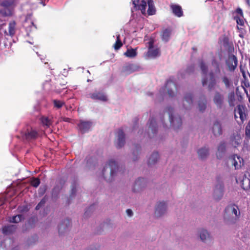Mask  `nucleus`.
<instances>
[{
  "mask_svg": "<svg viewBox=\"0 0 250 250\" xmlns=\"http://www.w3.org/2000/svg\"><path fill=\"white\" fill-rule=\"evenodd\" d=\"M225 218L229 224H234L239 220L240 211L235 204L229 205L225 209Z\"/></svg>",
  "mask_w": 250,
  "mask_h": 250,
  "instance_id": "f257e3e1",
  "label": "nucleus"
},
{
  "mask_svg": "<svg viewBox=\"0 0 250 250\" xmlns=\"http://www.w3.org/2000/svg\"><path fill=\"white\" fill-rule=\"evenodd\" d=\"M166 110L169 115L170 125L175 130L179 128L182 124L181 118L180 117L175 118L173 117V109L172 107H167L166 109Z\"/></svg>",
  "mask_w": 250,
  "mask_h": 250,
  "instance_id": "f03ea898",
  "label": "nucleus"
},
{
  "mask_svg": "<svg viewBox=\"0 0 250 250\" xmlns=\"http://www.w3.org/2000/svg\"><path fill=\"white\" fill-rule=\"evenodd\" d=\"M118 168L117 164L115 161L113 160H109L108 164H106L103 168L102 173L104 178L105 179V173L106 170L109 171L110 175L112 177L116 172Z\"/></svg>",
  "mask_w": 250,
  "mask_h": 250,
  "instance_id": "7ed1b4c3",
  "label": "nucleus"
},
{
  "mask_svg": "<svg viewBox=\"0 0 250 250\" xmlns=\"http://www.w3.org/2000/svg\"><path fill=\"white\" fill-rule=\"evenodd\" d=\"M238 180L240 181L241 186L243 189L248 190L250 188V174L248 172L242 174L238 180H236V182H238Z\"/></svg>",
  "mask_w": 250,
  "mask_h": 250,
  "instance_id": "20e7f679",
  "label": "nucleus"
},
{
  "mask_svg": "<svg viewBox=\"0 0 250 250\" xmlns=\"http://www.w3.org/2000/svg\"><path fill=\"white\" fill-rule=\"evenodd\" d=\"M213 102L219 109L223 107L224 103V96L219 91H216L213 97Z\"/></svg>",
  "mask_w": 250,
  "mask_h": 250,
  "instance_id": "39448f33",
  "label": "nucleus"
},
{
  "mask_svg": "<svg viewBox=\"0 0 250 250\" xmlns=\"http://www.w3.org/2000/svg\"><path fill=\"white\" fill-rule=\"evenodd\" d=\"M165 90L167 89V92L169 97H173L175 96V91H176L177 87L175 83L171 79L167 81L165 87L163 88Z\"/></svg>",
  "mask_w": 250,
  "mask_h": 250,
  "instance_id": "423d86ee",
  "label": "nucleus"
},
{
  "mask_svg": "<svg viewBox=\"0 0 250 250\" xmlns=\"http://www.w3.org/2000/svg\"><path fill=\"white\" fill-rule=\"evenodd\" d=\"M231 164L234 167L235 169H239L244 165V160L242 158L234 154L229 157Z\"/></svg>",
  "mask_w": 250,
  "mask_h": 250,
  "instance_id": "0eeeda50",
  "label": "nucleus"
},
{
  "mask_svg": "<svg viewBox=\"0 0 250 250\" xmlns=\"http://www.w3.org/2000/svg\"><path fill=\"white\" fill-rule=\"evenodd\" d=\"M226 64L229 71H234L236 68L238 64L237 57L234 55L229 56L228 59L226 61Z\"/></svg>",
  "mask_w": 250,
  "mask_h": 250,
  "instance_id": "6e6552de",
  "label": "nucleus"
},
{
  "mask_svg": "<svg viewBox=\"0 0 250 250\" xmlns=\"http://www.w3.org/2000/svg\"><path fill=\"white\" fill-rule=\"evenodd\" d=\"M236 109L237 113L239 115L241 124H243L248 117V109L245 105L241 104L238 105Z\"/></svg>",
  "mask_w": 250,
  "mask_h": 250,
  "instance_id": "1a4fd4ad",
  "label": "nucleus"
},
{
  "mask_svg": "<svg viewBox=\"0 0 250 250\" xmlns=\"http://www.w3.org/2000/svg\"><path fill=\"white\" fill-rule=\"evenodd\" d=\"M211 131L213 135L216 137L222 134L223 129L222 124L218 120H216L213 122L211 128Z\"/></svg>",
  "mask_w": 250,
  "mask_h": 250,
  "instance_id": "9d476101",
  "label": "nucleus"
},
{
  "mask_svg": "<svg viewBox=\"0 0 250 250\" xmlns=\"http://www.w3.org/2000/svg\"><path fill=\"white\" fill-rule=\"evenodd\" d=\"M116 136L117 138L116 142V147L120 148L122 147L125 144V135L122 129L120 128L117 132Z\"/></svg>",
  "mask_w": 250,
  "mask_h": 250,
  "instance_id": "9b49d317",
  "label": "nucleus"
},
{
  "mask_svg": "<svg viewBox=\"0 0 250 250\" xmlns=\"http://www.w3.org/2000/svg\"><path fill=\"white\" fill-rule=\"evenodd\" d=\"M157 132V126L156 120L154 119H150L149 121V126L148 134L150 138L153 137Z\"/></svg>",
  "mask_w": 250,
  "mask_h": 250,
  "instance_id": "f8f14e48",
  "label": "nucleus"
},
{
  "mask_svg": "<svg viewBox=\"0 0 250 250\" xmlns=\"http://www.w3.org/2000/svg\"><path fill=\"white\" fill-rule=\"evenodd\" d=\"M90 97L94 100H99L106 102L108 99L106 95L103 92L96 91L89 94Z\"/></svg>",
  "mask_w": 250,
  "mask_h": 250,
  "instance_id": "ddd939ff",
  "label": "nucleus"
},
{
  "mask_svg": "<svg viewBox=\"0 0 250 250\" xmlns=\"http://www.w3.org/2000/svg\"><path fill=\"white\" fill-rule=\"evenodd\" d=\"M167 205L164 202H160L157 205L155 208V214L156 216L160 217L166 211Z\"/></svg>",
  "mask_w": 250,
  "mask_h": 250,
  "instance_id": "4468645a",
  "label": "nucleus"
},
{
  "mask_svg": "<svg viewBox=\"0 0 250 250\" xmlns=\"http://www.w3.org/2000/svg\"><path fill=\"white\" fill-rule=\"evenodd\" d=\"M92 125V123L89 121H81L78 125L79 129L82 133L88 131Z\"/></svg>",
  "mask_w": 250,
  "mask_h": 250,
  "instance_id": "2eb2a0df",
  "label": "nucleus"
},
{
  "mask_svg": "<svg viewBox=\"0 0 250 250\" xmlns=\"http://www.w3.org/2000/svg\"><path fill=\"white\" fill-rule=\"evenodd\" d=\"M70 221L69 219H65L59 226L58 231L60 235L66 232L69 226Z\"/></svg>",
  "mask_w": 250,
  "mask_h": 250,
  "instance_id": "dca6fc26",
  "label": "nucleus"
},
{
  "mask_svg": "<svg viewBox=\"0 0 250 250\" xmlns=\"http://www.w3.org/2000/svg\"><path fill=\"white\" fill-rule=\"evenodd\" d=\"M193 103V97L190 93L187 94L183 100V107L185 109H188L190 107Z\"/></svg>",
  "mask_w": 250,
  "mask_h": 250,
  "instance_id": "f3484780",
  "label": "nucleus"
},
{
  "mask_svg": "<svg viewBox=\"0 0 250 250\" xmlns=\"http://www.w3.org/2000/svg\"><path fill=\"white\" fill-rule=\"evenodd\" d=\"M146 180L143 178H139L135 182L133 190L134 192L139 191L146 186Z\"/></svg>",
  "mask_w": 250,
  "mask_h": 250,
  "instance_id": "a211bd4d",
  "label": "nucleus"
},
{
  "mask_svg": "<svg viewBox=\"0 0 250 250\" xmlns=\"http://www.w3.org/2000/svg\"><path fill=\"white\" fill-rule=\"evenodd\" d=\"M173 13L178 17H181L183 15V12L181 6L177 4H171L170 5Z\"/></svg>",
  "mask_w": 250,
  "mask_h": 250,
  "instance_id": "6ab92c4d",
  "label": "nucleus"
},
{
  "mask_svg": "<svg viewBox=\"0 0 250 250\" xmlns=\"http://www.w3.org/2000/svg\"><path fill=\"white\" fill-rule=\"evenodd\" d=\"M16 225L4 226L2 228V232L5 235L12 234L17 229Z\"/></svg>",
  "mask_w": 250,
  "mask_h": 250,
  "instance_id": "aec40b11",
  "label": "nucleus"
},
{
  "mask_svg": "<svg viewBox=\"0 0 250 250\" xmlns=\"http://www.w3.org/2000/svg\"><path fill=\"white\" fill-rule=\"evenodd\" d=\"M209 82L208 84V88L209 91L213 90L217 84V81L213 72L209 73Z\"/></svg>",
  "mask_w": 250,
  "mask_h": 250,
  "instance_id": "412c9836",
  "label": "nucleus"
},
{
  "mask_svg": "<svg viewBox=\"0 0 250 250\" xmlns=\"http://www.w3.org/2000/svg\"><path fill=\"white\" fill-rule=\"evenodd\" d=\"M16 22L15 21H11L8 24V33L5 31L6 35L11 37H13L16 33Z\"/></svg>",
  "mask_w": 250,
  "mask_h": 250,
  "instance_id": "4be33fe9",
  "label": "nucleus"
},
{
  "mask_svg": "<svg viewBox=\"0 0 250 250\" xmlns=\"http://www.w3.org/2000/svg\"><path fill=\"white\" fill-rule=\"evenodd\" d=\"M137 66L133 64H129L123 67V71L126 74H130L137 70Z\"/></svg>",
  "mask_w": 250,
  "mask_h": 250,
  "instance_id": "5701e85b",
  "label": "nucleus"
},
{
  "mask_svg": "<svg viewBox=\"0 0 250 250\" xmlns=\"http://www.w3.org/2000/svg\"><path fill=\"white\" fill-rule=\"evenodd\" d=\"M159 154L157 152H153L148 160V165L149 166L154 165L159 159Z\"/></svg>",
  "mask_w": 250,
  "mask_h": 250,
  "instance_id": "b1692460",
  "label": "nucleus"
},
{
  "mask_svg": "<svg viewBox=\"0 0 250 250\" xmlns=\"http://www.w3.org/2000/svg\"><path fill=\"white\" fill-rule=\"evenodd\" d=\"M148 10L147 14L148 15H153L156 13V9L154 4L153 0H148Z\"/></svg>",
  "mask_w": 250,
  "mask_h": 250,
  "instance_id": "393cba45",
  "label": "nucleus"
},
{
  "mask_svg": "<svg viewBox=\"0 0 250 250\" xmlns=\"http://www.w3.org/2000/svg\"><path fill=\"white\" fill-rule=\"evenodd\" d=\"M198 107L199 110L201 112L204 111L206 109L207 100L204 95L202 96L201 100L198 102Z\"/></svg>",
  "mask_w": 250,
  "mask_h": 250,
  "instance_id": "a878e982",
  "label": "nucleus"
},
{
  "mask_svg": "<svg viewBox=\"0 0 250 250\" xmlns=\"http://www.w3.org/2000/svg\"><path fill=\"white\" fill-rule=\"evenodd\" d=\"M160 55V51L159 49L148 48L147 56L151 58H156Z\"/></svg>",
  "mask_w": 250,
  "mask_h": 250,
  "instance_id": "bb28decb",
  "label": "nucleus"
},
{
  "mask_svg": "<svg viewBox=\"0 0 250 250\" xmlns=\"http://www.w3.org/2000/svg\"><path fill=\"white\" fill-rule=\"evenodd\" d=\"M146 2L144 0H142L141 1V3H140V4H138V5H137V7L135 8L136 9V10H141L142 14L143 15L146 16Z\"/></svg>",
  "mask_w": 250,
  "mask_h": 250,
  "instance_id": "cd10ccee",
  "label": "nucleus"
},
{
  "mask_svg": "<svg viewBox=\"0 0 250 250\" xmlns=\"http://www.w3.org/2000/svg\"><path fill=\"white\" fill-rule=\"evenodd\" d=\"M199 157L201 159L206 158L208 155V149L206 147H203L198 151Z\"/></svg>",
  "mask_w": 250,
  "mask_h": 250,
  "instance_id": "c85d7f7f",
  "label": "nucleus"
},
{
  "mask_svg": "<svg viewBox=\"0 0 250 250\" xmlns=\"http://www.w3.org/2000/svg\"><path fill=\"white\" fill-rule=\"evenodd\" d=\"M38 133L35 130H31L25 134L27 139H35L38 137Z\"/></svg>",
  "mask_w": 250,
  "mask_h": 250,
  "instance_id": "c756f323",
  "label": "nucleus"
},
{
  "mask_svg": "<svg viewBox=\"0 0 250 250\" xmlns=\"http://www.w3.org/2000/svg\"><path fill=\"white\" fill-rule=\"evenodd\" d=\"M15 2V0H3L0 3V5L4 8H8L14 5Z\"/></svg>",
  "mask_w": 250,
  "mask_h": 250,
  "instance_id": "7c9ffc66",
  "label": "nucleus"
},
{
  "mask_svg": "<svg viewBox=\"0 0 250 250\" xmlns=\"http://www.w3.org/2000/svg\"><path fill=\"white\" fill-rule=\"evenodd\" d=\"M136 49H127L125 53V55L129 58H134L136 56L137 52Z\"/></svg>",
  "mask_w": 250,
  "mask_h": 250,
  "instance_id": "2f4dec72",
  "label": "nucleus"
},
{
  "mask_svg": "<svg viewBox=\"0 0 250 250\" xmlns=\"http://www.w3.org/2000/svg\"><path fill=\"white\" fill-rule=\"evenodd\" d=\"M41 121L44 126L48 128L52 124V121L48 117L43 116L41 118Z\"/></svg>",
  "mask_w": 250,
  "mask_h": 250,
  "instance_id": "473e14b6",
  "label": "nucleus"
},
{
  "mask_svg": "<svg viewBox=\"0 0 250 250\" xmlns=\"http://www.w3.org/2000/svg\"><path fill=\"white\" fill-rule=\"evenodd\" d=\"M171 31L168 29H166L162 32V38L165 42H167L170 36Z\"/></svg>",
  "mask_w": 250,
  "mask_h": 250,
  "instance_id": "72a5a7b5",
  "label": "nucleus"
},
{
  "mask_svg": "<svg viewBox=\"0 0 250 250\" xmlns=\"http://www.w3.org/2000/svg\"><path fill=\"white\" fill-rule=\"evenodd\" d=\"M226 151V144L225 142H222L220 143L218 146L217 152L216 153L217 157L218 158L220 156V153H224Z\"/></svg>",
  "mask_w": 250,
  "mask_h": 250,
  "instance_id": "f704fd0d",
  "label": "nucleus"
},
{
  "mask_svg": "<svg viewBox=\"0 0 250 250\" xmlns=\"http://www.w3.org/2000/svg\"><path fill=\"white\" fill-rule=\"evenodd\" d=\"M241 139L239 136H234L231 138V144L233 146L236 147L240 144Z\"/></svg>",
  "mask_w": 250,
  "mask_h": 250,
  "instance_id": "c9c22d12",
  "label": "nucleus"
},
{
  "mask_svg": "<svg viewBox=\"0 0 250 250\" xmlns=\"http://www.w3.org/2000/svg\"><path fill=\"white\" fill-rule=\"evenodd\" d=\"M199 233L200 239L202 241L205 242L207 238H209V234L206 230L201 229Z\"/></svg>",
  "mask_w": 250,
  "mask_h": 250,
  "instance_id": "e433bc0d",
  "label": "nucleus"
},
{
  "mask_svg": "<svg viewBox=\"0 0 250 250\" xmlns=\"http://www.w3.org/2000/svg\"><path fill=\"white\" fill-rule=\"evenodd\" d=\"M23 219V216L21 214H18L16 216H14L10 218L9 221L11 223H18L21 221Z\"/></svg>",
  "mask_w": 250,
  "mask_h": 250,
  "instance_id": "4c0bfd02",
  "label": "nucleus"
},
{
  "mask_svg": "<svg viewBox=\"0 0 250 250\" xmlns=\"http://www.w3.org/2000/svg\"><path fill=\"white\" fill-rule=\"evenodd\" d=\"M222 81L224 83L226 88H229L231 84V80L226 76H224L222 78Z\"/></svg>",
  "mask_w": 250,
  "mask_h": 250,
  "instance_id": "58836bf2",
  "label": "nucleus"
},
{
  "mask_svg": "<svg viewBox=\"0 0 250 250\" xmlns=\"http://www.w3.org/2000/svg\"><path fill=\"white\" fill-rule=\"evenodd\" d=\"M123 46V43L120 40V35L117 36V40L114 44V48L115 50H118Z\"/></svg>",
  "mask_w": 250,
  "mask_h": 250,
  "instance_id": "ea45409f",
  "label": "nucleus"
},
{
  "mask_svg": "<svg viewBox=\"0 0 250 250\" xmlns=\"http://www.w3.org/2000/svg\"><path fill=\"white\" fill-rule=\"evenodd\" d=\"M235 95L233 92L230 93L228 95V103L231 107L234 106Z\"/></svg>",
  "mask_w": 250,
  "mask_h": 250,
  "instance_id": "a19ab883",
  "label": "nucleus"
},
{
  "mask_svg": "<svg viewBox=\"0 0 250 250\" xmlns=\"http://www.w3.org/2000/svg\"><path fill=\"white\" fill-rule=\"evenodd\" d=\"M41 181L39 178L32 177L30 181V184L34 188H37L40 184Z\"/></svg>",
  "mask_w": 250,
  "mask_h": 250,
  "instance_id": "79ce46f5",
  "label": "nucleus"
},
{
  "mask_svg": "<svg viewBox=\"0 0 250 250\" xmlns=\"http://www.w3.org/2000/svg\"><path fill=\"white\" fill-rule=\"evenodd\" d=\"M199 66L202 72V73L203 74H206L208 70V67L205 62L204 61H201L200 62Z\"/></svg>",
  "mask_w": 250,
  "mask_h": 250,
  "instance_id": "37998d69",
  "label": "nucleus"
},
{
  "mask_svg": "<svg viewBox=\"0 0 250 250\" xmlns=\"http://www.w3.org/2000/svg\"><path fill=\"white\" fill-rule=\"evenodd\" d=\"M212 65H214L215 67V71L214 72H213L214 75L219 74L221 73V69L220 68L219 63L218 62L214 60L213 62H212Z\"/></svg>",
  "mask_w": 250,
  "mask_h": 250,
  "instance_id": "c03bdc74",
  "label": "nucleus"
},
{
  "mask_svg": "<svg viewBox=\"0 0 250 250\" xmlns=\"http://www.w3.org/2000/svg\"><path fill=\"white\" fill-rule=\"evenodd\" d=\"M234 19L236 21L237 24V26H244V21L243 20V18H241V17H239L238 16H235L234 17Z\"/></svg>",
  "mask_w": 250,
  "mask_h": 250,
  "instance_id": "a18cd8bd",
  "label": "nucleus"
},
{
  "mask_svg": "<svg viewBox=\"0 0 250 250\" xmlns=\"http://www.w3.org/2000/svg\"><path fill=\"white\" fill-rule=\"evenodd\" d=\"M53 104L54 106L57 108H61L63 105H64V103L57 100H53Z\"/></svg>",
  "mask_w": 250,
  "mask_h": 250,
  "instance_id": "49530a36",
  "label": "nucleus"
},
{
  "mask_svg": "<svg viewBox=\"0 0 250 250\" xmlns=\"http://www.w3.org/2000/svg\"><path fill=\"white\" fill-rule=\"evenodd\" d=\"M140 148H141V147H140V146L137 145L136 146V150H134L133 152V155L134 156H135V157L133 158V160L134 161H136V160H137V159H138L137 155L138 154L139 150H140Z\"/></svg>",
  "mask_w": 250,
  "mask_h": 250,
  "instance_id": "de8ad7c7",
  "label": "nucleus"
},
{
  "mask_svg": "<svg viewBox=\"0 0 250 250\" xmlns=\"http://www.w3.org/2000/svg\"><path fill=\"white\" fill-rule=\"evenodd\" d=\"M223 45L225 47H229L230 46V43L229 41V39L227 37L223 38L222 40Z\"/></svg>",
  "mask_w": 250,
  "mask_h": 250,
  "instance_id": "09e8293b",
  "label": "nucleus"
},
{
  "mask_svg": "<svg viewBox=\"0 0 250 250\" xmlns=\"http://www.w3.org/2000/svg\"><path fill=\"white\" fill-rule=\"evenodd\" d=\"M245 135L247 137L250 138V120L245 127Z\"/></svg>",
  "mask_w": 250,
  "mask_h": 250,
  "instance_id": "8fccbe9b",
  "label": "nucleus"
},
{
  "mask_svg": "<svg viewBox=\"0 0 250 250\" xmlns=\"http://www.w3.org/2000/svg\"><path fill=\"white\" fill-rule=\"evenodd\" d=\"M237 28L239 30V32L240 33L239 35V37L241 38H243L244 35L246 33V30L244 28L242 27V26H237Z\"/></svg>",
  "mask_w": 250,
  "mask_h": 250,
  "instance_id": "3c124183",
  "label": "nucleus"
},
{
  "mask_svg": "<svg viewBox=\"0 0 250 250\" xmlns=\"http://www.w3.org/2000/svg\"><path fill=\"white\" fill-rule=\"evenodd\" d=\"M46 202V199L45 198H43L41 200V201L38 203V204L36 206L35 209L36 210H39L40 208L43 206L44 205Z\"/></svg>",
  "mask_w": 250,
  "mask_h": 250,
  "instance_id": "603ef678",
  "label": "nucleus"
},
{
  "mask_svg": "<svg viewBox=\"0 0 250 250\" xmlns=\"http://www.w3.org/2000/svg\"><path fill=\"white\" fill-rule=\"evenodd\" d=\"M194 65H191L187 67L186 72L188 74H190L191 73H192L194 71Z\"/></svg>",
  "mask_w": 250,
  "mask_h": 250,
  "instance_id": "864d4df0",
  "label": "nucleus"
},
{
  "mask_svg": "<svg viewBox=\"0 0 250 250\" xmlns=\"http://www.w3.org/2000/svg\"><path fill=\"white\" fill-rule=\"evenodd\" d=\"M236 12L239 15V16H238L239 17H241V18H244L243 11L240 8H237L236 10Z\"/></svg>",
  "mask_w": 250,
  "mask_h": 250,
  "instance_id": "5fc2aeb1",
  "label": "nucleus"
},
{
  "mask_svg": "<svg viewBox=\"0 0 250 250\" xmlns=\"http://www.w3.org/2000/svg\"><path fill=\"white\" fill-rule=\"evenodd\" d=\"M126 212L128 216H131L133 215V212L131 209H127Z\"/></svg>",
  "mask_w": 250,
  "mask_h": 250,
  "instance_id": "6e6d98bb",
  "label": "nucleus"
},
{
  "mask_svg": "<svg viewBox=\"0 0 250 250\" xmlns=\"http://www.w3.org/2000/svg\"><path fill=\"white\" fill-rule=\"evenodd\" d=\"M62 119L63 121L65 122H70L71 119L67 117H62Z\"/></svg>",
  "mask_w": 250,
  "mask_h": 250,
  "instance_id": "4d7b16f0",
  "label": "nucleus"
},
{
  "mask_svg": "<svg viewBox=\"0 0 250 250\" xmlns=\"http://www.w3.org/2000/svg\"><path fill=\"white\" fill-rule=\"evenodd\" d=\"M140 0H134L133 1V4L134 5V8L137 7V5H138V3H139Z\"/></svg>",
  "mask_w": 250,
  "mask_h": 250,
  "instance_id": "13d9d810",
  "label": "nucleus"
},
{
  "mask_svg": "<svg viewBox=\"0 0 250 250\" xmlns=\"http://www.w3.org/2000/svg\"><path fill=\"white\" fill-rule=\"evenodd\" d=\"M202 83L203 86H205L207 84V79L206 78H204L202 80Z\"/></svg>",
  "mask_w": 250,
  "mask_h": 250,
  "instance_id": "bf43d9fd",
  "label": "nucleus"
},
{
  "mask_svg": "<svg viewBox=\"0 0 250 250\" xmlns=\"http://www.w3.org/2000/svg\"><path fill=\"white\" fill-rule=\"evenodd\" d=\"M240 71L242 73L243 77L245 78L246 77L245 71L241 68V67H240Z\"/></svg>",
  "mask_w": 250,
  "mask_h": 250,
  "instance_id": "052dcab7",
  "label": "nucleus"
},
{
  "mask_svg": "<svg viewBox=\"0 0 250 250\" xmlns=\"http://www.w3.org/2000/svg\"><path fill=\"white\" fill-rule=\"evenodd\" d=\"M153 42H149V48H153Z\"/></svg>",
  "mask_w": 250,
  "mask_h": 250,
  "instance_id": "680f3d73",
  "label": "nucleus"
},
{
  "mask_svg": "<svg viewBox=\"0 0 250 250\" xmlns=\"http://www.w3.org/2000/svg\"><path fill=\"white\" fill-rule=\"evenodd\" d=\"M220 189L218 190L219 193L220 194L221 196L222 195V189H223V187L222 185H220Z\"/></svg>",
  "mask_w": 250,
  "mask_h": 250,
  "instance_id": "e2e57ef3",
  "label": "nucleus"
},
{
  "mask_svg": "<svg viewBox=\"0 0 250 250\" xmlns=\"http://www.w3.org/2000/svg\"><path fill=\"white\" fill-rule=\"evenodd\" d=\"M246 2L248 5L250 7V0H246Z\"/></svg>",
  "mask_w": 250,
  "mask_h": 250,
  "instance_id": "0e129e2a",
  "label": "nucleus"
},
{
  "mask_svg": "<svg viewBox=\"0 0 250 250\" xmlns=\"http://www.w3.org/2000/svg\"><path fill=\"white\" fill-rule=\"evenodd\" d=\"M91 207H92V206H90V207L87 209V210L85 212L84 214H85V215H86V214H87V212H88V209H89V208H90Z\"/></svg>",
  "mask_w": 250,
  "mask_h": 250,
  "instance_id": "69168bd1",
  "label": "nucleus"
},
{
  "mask_svg": "<svg viewBox=\"0 0 250 250\" xmlns=\"http://www.w3.org/2000/svg\"><path fill=\"white\" fill-rule=\"evenodd\" d=\"M234 118L235 119L237 118V116L236 114H234Z\"/></svg>",
  "mask_w": 250,
  "mask_h": 250,
  "instance_id": "338daca9",
  "label": "nucleus"
},
{
  "mask_svg": "<svg viewBox=\"0 0 250 250\" xmlns=\"http://www.w3.org/2000/svg\"><path fill=\"white\" fill-rule=\"evenodd\" d=\"M45 188L44 189L42 193H44L45 192Z\"/></svg>",
  "mask_w": 250,
  "mask_h": 250,
  "instance_id": "774afa93",
  "label": "nucleus"
}]
</instances>
